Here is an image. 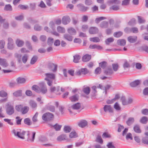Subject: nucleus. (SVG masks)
<instances>
[{"mask_svg":"<svg viewBox=\"0 0 148 148\" xmlns=\"http://www.w3.org/2000/svg\"><path fill=\"white\" fill-rule=\"evenodd\" d=\"M12 133L14 134L15 136L23 139L25 138L24 136L25 134H27V136H29L30 134L29 131H21V129L17 130L13 129L12 131Z\"/></svg>","mask_w":148,"mask_h":148,"instance_id":"obj_1","label":"nucleus"},{"mask_svg":"<svg viewBox=\"0 0 148 148\" xmlns=\"http://www.w3.org/2000/svg\"><path fill=\"white\" fill-rule=\"evenodd\" d=\"M15 109L17 111L21 112L23 114H25L28 112L29 108L28 106L23 107V105L19 104L15 106Z\"/></svg>","mask_w":148,"mask_h":148,"instance_id":"obj_2","label":"nucleus"},{"mask_svg":"<svg viewBox=\"0 0 148 148\" xmlns=\"http://www.w3.org/2000/svg\"><path fill=\"white\" fill-rule=\"evenodd\" d=\"M53 114L50 112H47L44 114L42 116V119L45 121H49L53 119Z\"/></svg>","mask_w":148,"mask_h":148,"instance_id":"obj_3","label":"nucleus"},{"mask_svg":"<svg viewBox=\"0 0 148 148\" xmlns=\"http://www.w3.org/2000/svg\"><path fill=\"white\" fill-rule=\"evenodd\" d=\"M6 113L9 115L13 114L14 112V107L12 105L8 104L6 108Z\"/></svg>","mask_w":148,"mask_h":148,"instance_id":"obj_4","label":"nucleus"},{"mask_svg":"<svg viewBox=\"0 0 148 148\" xmlns=\"http://www.w3.org/2000/svg\"><path fill=\"white\" fill-rule=\"evenodd\" d=\"M8 49L10 50H13L14 48L15 47L14 44L13 39L11 38H8Z\"/></svg>","mask_w":148,"mask_h":148,"instance_id":"obj_5","label":"nucleus"},{"mask_svg":"<svg viewBox=\"0 0 148 148\" xmlns=\"http://www.w3.org/2000/svg\"><path fill=\"white\" fill-rule=\"evenodd\" d=\"M78 10L82 12H85L89 9V7L85 6L83 4L80 3L77 5Z\"/></svg>","mask_w":148,"mask_h":148,"instance_id":"obj_6","label":"nucleus"},{"mask_svg":"<svg viewBox=\"0 0 148 148\" xmlns=\"http://www.w3.org/2000/svg\"><path fill=\"white\" fill-rule=\"evenodd\" d=\"M88 72L89 71L86 68H82L77 71L76 75H80L81 74L86 75Z\"/></svg>","mask_w":148,"mask_h":148,"instance_id":"obj_7","label":"nucleus"},{"mask_svg":"<svg viewBox=\"0 0 148 148\" xmlns=\"http://www.w3.org/2000/svg\"><path fill=\"white\" fill-rule=\"evenodd\" d=\"M40 92H41L43 94H45L47 92V89L46 85L42 82L40 84Z\"/></svg>","mask_w":148,"mask_h":148,"instance_id":"obj_8","label":"nucleus"},{"mask_svg":"<svg viewBox=\"0 0 148 148\" xmlns=\"http://www.w3.org/2000/svg\"><path fill=\"white\" fill-rule=\"evenodd\" d=\"M48 68L53 72H56L57 70V65L52 63H50L48 65Z\"/></svg>","mask_w":148,"mask_h":148,"instance_id":"obj_9","label":"nucleus"},{"mask_svg":"<svg viewBox=\"0 0 148 148\" xmlns=\"http://www.w3.org/2000/svg\"><path fill=\"white\" fill-rule=\"evenodd\" d=\"M103 109L104 112L106 113H112L113 112V109L110 105H106L104 106L103 108Z\"/></svg>","mask_w":148,"mask_h":148,"instance_id":"obj_10","label":"nucleus"},{"mask_svg":"<svg viewBox=\"0 0 148 148\" xmlns=\"http://www.w3.org/2000/svg\"><path fill=\"white\" fill-rule=\"evenodd\" d=\"M45 75L46 77L45 79L46 80H48L49 79L53 80L55 79V75L54 74L47 73H45Z\"/></svg>","mask_w":148,"mask_h":148,"instance_id":"obj_11","label":"nucleus"},{"mask_svg":"<svg viewBox=\"0 0 148 148\" xmlns=\"http://www.w3.org/2000/svg\"><path fill=\"white\" fill-rule=\"evenodd\" d=\"M98 28L96 27H92L90 28L89 29V32L90 34H95L99 32Z\"/></svg>","mask_w":148,"mask_h":148,"instance_id":"obj_12","label":"nucleus"},{"mask_svg":"<svg viewBox=\"0 0 148 148\" xmlns=\"http://www.w3.org/2000/svg\"><path fill=\"white\" fill-rule=\"evenodd\" d=\"M70 21V18L69 16H64L62 18V23L65 25L68 24Z\"/></svg>","mask_w":148,"mask_h":148,"instance_id":"obj_13","label":"nucleus"},{"mask_svg":"<svg viewBox=\"0 0 148 148\" xmlns=\"http://www.w3.org/2000/svg\"><path fill=\"white\" fill-rule=\"evenodd\" d=\"M137 37L136 36H130L127 38L128 41L131 43L135 42L137 40Z\"/></svg>","mask_w":148,"mask_h":148,"instance_id":"obj_14","label":"nucleus"},{"mask_svg":"<svg viewBox=\"0 0 148 148\" xmlns=\"http://www.w3.org/2000/svg\"><path fill=\"white\" fill-rule=\"evenodd\" d=\"M88 124L87 121L85 120H81L78 123V126L82 128H83L86 126Z\"/></svg>","mask_w":148,"mask_h":148,"instance_id":"obj_15","label":"nucleus"},{"mask_svg":"<svg viewBox=\"0 0 148 148\" xmlns=\"http://www.w3.org/2000/svg\"><path fill=\"white\" fill-rule=\"evenodd\" d=\"M0 65L5 67L8 66V64L5 59L0 58Z\"/></svg>","mask_w":148,"mask_h":148,"instance_id":"obj_16","label":"nucleus"},{"mask_svg":"<svg viewBox=\"0 0 148 148\" xmlns=\"http://www.w3.org/2000/svg\"><path fill=\"white\" fill-rule=\"evenodd\" d=\"M79 98V96L78 94H76L69 98V99L72 102H75L77 101Z\"/></svg>","mask_w":148,"mask_h":148,"instance_id":"obj_17","label":"nucleus"},{"mask_svg":"<svg viewBox=\"0 0 148 148\" xmlns=\"http://www.w3.org/2000/svg\"><path fill=\"white\" fill-rule=\"evenodd\" d=\"M84 87L82 89L83 92L86 95H89L91 90L90 88L88 86L85 87L84 86Z\"/></svg>","mask_w":148,"mask_h":148,"instance_id":"obj_18","label":"nucleus"},{"mask_svg":"<svg viewBox=\"0 0 148 148\" xmlns=\"http://www.w3.org/2000/svg\"><path fill=\"white\" fill-rule=\"evenodd\" d=\"M16 81L17 84H24L26 82V79L24 78L19 77L16 79Z\"/></svg>","mask_w":148,"mask_h":148,"instance_id":"obj_19","label":"nucleus"},{"mask_svg":"<svg viewBox=\"0 0 148 148\" xmlns=\"http://www.w3.org/2000/svg\"><path fill=\"white\" fill-rule=\"evenodd\" d=\"M104 73L106 75H110L112 74L113 72L112 69L110 67H108L107 69L104 71Z\"/></svg>","mask_w":148,"mask_h":148,"instance_id":"obj_20","label":"nucleus"},{"mask_svg":"<svg viewBox=\"0 0 148 148\" xmlns=\"http://www.w3.org/2000/svg\"><path fill=\"white\" fill-rule=\"evenodd\" d=\"M135 119L134 118L130 117L128 118L126 122V123L128 126H130L133 123Z\"/></svg>","mask_w":148,"mask_h":148,"instance_id":"obj_21","label":"nucleus"},{"mask_svg":"<svg viewBox=\"0 0 148 148\" xmlns=\"http://www.w3.org/2000/svg\"><path fill=\"white\" fill-rule=\"evenodd\" d=\"M64 38L66 40L71 41L72 40L73 37L71 35L69 34H65L64 35Z\"/></svg>","mask_w":148,"mask_h":148,"instance_id":"obj_22","label":"nucleus"},{"mask_svg":"<svg viewBox=\"0 0 148 148\" xmlns=\"http://www.w3.org/2000/svg\"><path fill=\"white\" fill-rule=\"evenodd\" d=\"M91 58V56L88 54H86L82 57V60L84 62L89 61Z\"/></svg>","mask_w":148,"mask_h":148,"instance_id":"obj_23","label":"nucleus"},{"mask_svg":"<svg viewBox=\"0 0 148 148\" xmlns=\"http://www.w3.org/2000/svg\"><path fill=\"white\" fill-rule=\"evenodd\" d=\"M89 48L90 49H96L97 50H101L102 49V47L99 45H90L89 46Z\"/></svg>","mask_w":148,"mask_h":148,"instance_id":"obj_24","label":"nucleus"},{"mask_svg":"<svg viewBox=\"0 0 148 148\" xmlns=\"http://www.w3.org/2000/svg\"><path fill=\"white\" fill-rule=\"evenodd\" d=\"M100 27L102 28H106L108 27V23L106 21H102L100 24Z\"/></svg>","mask_w":148,"mask_h":148,"instance_id":"obj_25","label":"nucleus"},{"mask_svg":"<svg viewBox=\"0 0 148 148\" xmlns=\"http://www.w3.org/2000/svg\"><path fill=\"white\" fill-rule=\"evenodd\" d=\"M67 31L68 33L71 35H75L76 33L75 30L72 27H70L68 29Z\"/></svg>","mask_w":148,"mask_h":148,"instance_id":"obj_26","label":"nucleus"},{"mask_svg":"<svg viewBox=\"0 0 148 148\" xmlns=\"http://www.w3.org/2000/svg\"><path fill=\"white\" fill-rule=\"evenodd\" d=\"M134 131L137 133H140L141 132V130L140 129V126L138 125H136L133 128Z\"/></svg>","mask_w":148,"mask_h":148,"instance_id":"obj_27","label":"nucleus"},{"mask_svg":"<svg viewBox=\"0 0 148 148\" xmlns=\"http://www.w3.org/2000/svg\"><path fill=\"white\" fill-rule=\"evenodd\" d=\"M81 58V56L78 54H76L73 56V62L75 63L79 62V60Z\"/></svg>","mask_w":148,"mask_h":148,"instance_id":"obj_28","label":"nucleus"},{"mask_svg":"<svg viewBox=\"0 0 148 148\" xmlns=\"http://www.w3.org/2000/svg\"><path fill=\"white\" fill-rule=\"evenodd\" d=\"M16 43L18 47H22L24 45V42L22 40L17 39L16 40Z\"/></svg>","mask_w":148,"mask_h":148,"instance_id":"obj_29","label":"nucleus"},{"mask_svg":"<svg viewBox=\"0 0 148 148\" xmlns=\"http://www.w3.org/2000/svg\"><path fill=\"white\" fill-rule=\"evenodd\" d=\"M49 125L50 126L52 127L56 131H59L60 130L62 127L61 125H60L58 124H56L53 125H52L50 124H49Z\"/></svg>","mask_w":148,"mask_h":148,"instance_id":"obj_30","label":"nucleus"},{"mask_svg":"<svg viewBox=\"0 0 148 148\" xmlns=\"http://www.w3.org/2000/svg\"><path fill=\"white\" fill-rule=\"evenodd\" d=\"M140 84V81L137 80L131 82L130 85L132 87H135L139 85Z\"/></svg>","mask_w":148,"mask_h":148,"instance_id":"obj_31","label":"nucleus"},{"mask_svg":"<svg viewBox=\"0 0 148 148\" xmlns=\"http://www.w3.org/2000/svg\"><path fill=\"white\" fill-rule=\"evenodd\" d=\"M81 107V104L80 103H77L71 106V108L73 110H78Z\"/></svg>","mask_w":148,"mask_h":148,"instance_id":"obj_32","label":"nucleus"},{"mask_svg":"<svg viewBox=\"0 0 148 148\" xmlns=\"http://www.w3.org/2000/svg\"><path fill=\"white\" fill-rule=\"evenodd\" d=\"M22 91L21 90H18L14 92L13 93V95L15 97H20L22 95Z\"/></svg>","mask_w":148,"mask_h":148,"instance_id":"obj_33","label":"nucleus"},{"mask_svg":"<svg viewBox=\"0 0 148 148\" xmlns=\"http://www.w3.org/2000/svg\"><path fill=\"white\" fill-rule=\"evenodd\" d=\"M92 97H95L96 95V93L97 92V87L95 86H93L91 87Z\"/></svg>","mask_w":148,"mask_h":148,"instance_id":"obj_34","label":"nucleus"},{"mask_svg":"<svg viewBox=\"0 0 148 148\" xmlns=\"http://www.w3.org/2000/svg\"><path fill=\"white\" fill-rule=\"evenodd\" d=\"M38 58L36 56H34L31 58L30 63L31 64H34L37 61Z\"/></svg>","mask_w":148,"mask_h":148,"instance_id":"obj_35","label":"nucleus"},{"mask_svg":"<svg viewBox=\"0 0 148 148\" xmlns=\"http://www.w3.org/2000/svg\"><path fill=\"white\" fill-rule=\"evenodd\" d=\"M148 121V118L146 116H144L142 117L140 120V122L143 124H146Z\"/></svg>","mask_w":148,"mask_h":148,"instance_id":"obj_36","label":"nucleus"},{"mask_svg":"<svg viewBox=\"0 0 148 148\" xmlns=\"http://www.w3.org/2000/svg\"><path fill=\"white\" fill-rule=\"evenodd\" d=\"M99 66L103 69H105L107 66L108 63L106 61H103L99 63Z\"/></svg>","mask_w":148,"mask_h":148,"instance_id":"obj_37","label":"nucleus"},{"mask_svg":"<svg viewBox=\"0 0 148 148\" xmlns=\"http://www.w3.org/2000/svg\"><path fill=\"white\" fill-rule=\"evenodd\" d=\"M32 89L36 92L37 93H40V88L38 86L34 85L32 87Z\"/></svg>","mask_w":148,"mask_h":148,"instance_id":"obj_38","label":"nucleus"},{"mask_svg":"<svg viewBox=\"0 0 148 148\" xmlns=\"http://www.w3.org/2000/svg\"><path fill=\"white\" fill-rule=\"evenodd\" d=\"M57 30L58 32L61 33H63L65 32V28L60 26H58L57 27Z\"/></svg>","mask_w":148,"mask_h":148,"instance_id":"obj_39","label":"nucleus"},{"mask_svg":"<svg viewBox=\"0 0 148 148\" xmlns=\"http://www.w3.org/2000/svg\"><path fill=\"white\" fill-rule=\"evenodd\" d=\"M4 9L7 11H12V6L10 4L6 5Z\"/></svg>","mask_w":148,"mask_h":148,"instance_id":"obj_40","label":"nucleus"},{"mask_svg":"<svg viewBox=\"0 0 148 148\" xmlns=\"http://www.w3.org/2000/svg\"><path fill=\"white\" fill-rule=\"evenodd\" d=\"M117 43L118 45L124 46L126 44V41L124 39L119 40L117 41Z\"/></svg>","mask_w":148,"mask_h":148,"instance_id":"obj_41","label":"nucleus"},{"mask_svg":"<svg viewBox=\"0 0 148 148\" xmlns=\"http://www.w3.org/2000/svg\"><path fill=\"white\" fill-rule=\"evenodd\" d=\"M112 67L113 70L114 71H116L118 70L119 66L118 63L113 64H112Z\"/></svg>","mask_w":148,"mask_h":148,"instance_id":"obj_42","label":"nucleus"},{"mask_svg":"<svg viewBox=\"0 0 148 148\" xmlns=\"http://www.w3.org/2000/svg\"><path fill=\"white\" fill-rule=\"evenodd\" d=\"M28 55L26 54H25L22 57V60L24 63L25 64L26 62L28 60Z\"/></svg>","mask_w":148,"mask_h":148,"instance_id":"obj_43","label":"nucleus"},{"mask_svg":"<svg viewBox=\"0 0 148 148\" xmlns=\"http://www.w3.org/2000/svg\"><path fill=\"white\" fill-rule=\"evenodd\" d=\"M64 131L65 133H69L71 131V128L69 126H65L64 127Z\"/></svg>","mask_w":148,"mask_h":148,"instance_id":"obj_44","label":"nucleus"},{"mask_svg":"<svg viewBox=\"0 0 148 148\" xmlns=\"http://www.w3.org/2000/svg\"><path fill=\"white\" fill-rule=\"evenodd\" d=\"M24 123L25 124L29 126L31 125L32 124L30 119L28 118H26L24 119Z\"/></svg>","mask_w":148,"mask_h":148,"instance_id":"obj_45","label":"nucleus"},{"mask_svg":"<svg viewBox=\"0 0 148 148\" xmlns=\"http://www.w3.org/2000/svg\"><path fill=\"white\" fill-rule=\"evenodd\" d=\"M29 104L32 108H35L37 106L36 102L33 100H30L29 101Z\"/></svg>","mask_w":148,"mask_h":148,"instance_id":"obj_46","label":"nucleus"},{"mask_svg":"<svg viewBox=\"0 0 148 148\" xmlns=\"http://www.w3.org/2000/svg\"><path fill=\"white\" fill-rule=\"evenodd\" d=\"M123 34V33L121 31H119L114 32L113 35L114 37L116 38H119Z\"/></svg>","mask_w":148,"mask_h":148,"instance_id":"obj_47","label":"nucleus"},{"mask_svg":"<svg viewBox=\"0 0 148 148\" xmlns=\"http://www.w3.org/2000/svg\"><path fill=\"white\" fill-rule=\"evenodd\" d=\"M66 135L62 134L58 136L57 138V140L59 141L64 140L66 139Z\"/></svg>","mask_w":148,"mask_h":148,"instance_id":"obj_48","label":"nucleus"},{"mask_svg":"<svg viewBox=\"0 0 148 148\" xmlns=\"http://www.w3.org/2000/svg\"><path fill=\"white\" fill-rule=\"evenodd\" d=\"M90 40L94 42H97L100 41V39L98 37H94L90 38Z\"/></svg>","mask_w":148,"mask_h":148,"instance_id":"obj_49","label":"nucleus"},{"mask_svg":"<svg viewBox=\"0 0 148 148\" xmlns=\"http://www.w3.org/2000/svg\"><path fill=\"white\" fill-rule=\"evenodd\" d=\"M47 109L52 112H54L55 111V108L54 106H49L47 107Z\"/></svg>","mask_w":148,"mask_h":148,"instance_id":"obj_50","label":"nucleus"},{"mask_svg":"<svg viewBox=\"0 0 148 148\" xmlns=\"http://www.w3.org/2000/svg\"><path fill=\"white\" fill-rule=\"evenodd\" d=\"M36 134V132H32V139L30 138L29 136H27V140L30 141L31 142H33L34 140L35 139V136Z\"/></svg>","mask_w":148,"mask_h":148,"instance_id":"obj_51","label":"nucleus"},{"mask_svg":"<svg viewBox=\"0 0 148 148\" xmlns=\"http://www.w3.org/2000/svg\"><path fill=\"white\" fill-rule=\"evenodd\" d=\"M114 39L113 38H110L105 40V42L107 45H109L110 43L114 41Z\"/></svg>","mask_w":148,"mask_h":148,"instance_id":"obj_52","label":"nucleus"},{"mask_svg":"<svg viewBox=\"0 0 148 148\" xmlns=\"http://www.w3.org/2000/svg\"><path fill=\"white\" fill-rule=\"evenodd\" d=\"M96 141L100 143L101 144H102L103 143V140L101 136H98L97 137Z\"/></svg>","mask_w":148,"mask_h":148,"instance_id":"obj_53","label":"nucleus"},{"mask_svg":"<svg viewBox=\"0 0 148 148\" xmlns=\"http://www.w3.org/2000/svg\"><path fill=\"white\" fill-rule=\"evenodd\" d=\"M106 18L104 17H101L99 18H97L95 20V22L96 23H98L101 21L105 19Z\"/></svg>","mask_w":148,"mask_h":148,"instance_id":"obj_54","label":"nucleus"},{"mask_svg":"<svg viewBox=\"0 0 148 148\" xmlns=\"http://www.w3.org/2000/svg\"><path fill=\"white\" fill-rule=\"evenodd\" d=\"M22 119H21L19 116H18L16 118V124L18 125L21 124V122Z\"/></svg>","mask_w":148,"mask_h":148,"instance_id":"obj_55","label":"nucleus"},{"mask_svg":"<svg viewBox=\"0 0 148 148\" xmlns=\"http://www.w3.org/2000/svg\"><path fill=\"white\" fill-rule=\"evenodd\" d=\"M34 29L36 31H39L41 30L42 27L38 24H36L34 26Z\"/></svg>","mask_w":148,"mask_h":148,"instance_id":"obj_56","label":"nucleus"},{"mask_svg":"<svg viewBox=\"0 0 148 148\" xmlns=\"http://www.w3.org/2000/svg\"><path fill=\"white\" fill-rule=\"evenodd\" d=\"M7 93L5 92L3 90H1L0 91V96L4 97H7Z\"/></svg>","mask_w":148,"mask_h":148,"instance_id":"obj_57","label":"nucleus"},{"mask_svg":"<svg viewBox=\"0 0 148 148\" xmlns=\"http://www.w3.org/2000/svg\"><path fill=\"white\" fill-rule=\"evenodd\" d=\"M136 20L135 18H133L131 19L128 23V24L130 25H133L136 24Z\"/></svg>","mask_w":148,"mask_h":148,"instance_id":"obj_58","label":"nucleus"},{"mask_svg":"<svg viewBox=\"0 0 148 148\" xmlns=\"http://www.w3.org/2000/svg\"><path fill=\"white\" fill-rule=\"evenodd\" d=\"M138 22L139 23H145V20L140 16H138Z\"/></svg>","mask_w":148,"mask_h":148,"instance_id":"obj_59","label":"nucleus"},{"mask_svg":"<svg viewBox=\"0 0 148 148\" xmlns=\"http://www.w3.org/2000/svg\"><path fill=\"white\" fill-rule=\"evenodd\" d=\"M77 136L76 133L75 132H71L70 134L69 137L70 138H76L77 137Z\"/></svg>","mask_w":148,"mask_h":148,"instance_id":"obj_60","label":"nucleus"},{"mask_svg":"<svg viewBox=\"0 0 148 148\" xmlns=\"http://www.w3.org/2000/svg\"><path fill=\"white\" fill-rule=\"evenodd\" d=\"M38 112H36L35 114L32 118V121L33 122H36L38 121L37 117L38 115Z\"/></svg>","mask_w":148,"mask_h":148,"instance_id":"obj_61","label":"nucleus"},{"mask_svg":"<svg viewBox=\"0 0 148 148\" xmlns=\"http://www.w3.org/2000/svg\"><path fill=\"white\" fill-rule=\"evenodd\" d=\"M101 72V69L100 67H97L95 70V73L96 74H99Z\"/></svg>","mask_w":148,"mask_h":148,"instance_id":"obj_62","label":"nucleus"},{"mask_svg":"<svg viewBox=\"0 0 148 148\" xmlns=\"http://www.w3.org/2000/svg\"><path fill=\"white\" fill-rule=\"evenodd\" d=\"M49 26L53 30L55 29V25L53 21H51L49 23Z\"/></svg>","mask_w":148,"mask_h":148,"instance_id":"obj_63","label":"nucleus"},{"mask_svg":"<svg viewBox=\"0 0 148 148\" xmlns=\"http://www.w3.org/2000/svg\"><path fill=\"white\" fill-rule=\"evenodd\" d=\"M142 141L144 144H148V138L147 137H144L143 138Z\"/></svg>","mask_w":148,"mask_h":148,"instance_id":"obj_64","label":"nucleus"}]
</instances>
